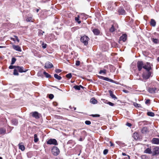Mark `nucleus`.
Returning <instances> with one entry per match:
<instances>
[{
	"label": "nucleus",
	"mask_w": 159,
	"mask_h": 159,
	"mask_svg": "<svg viewBox=\"0 0 159 159\" xmlns=\"http://www.w3.org/2000/svg\"><path fill=\"white\" fill-rule=\"evenodd\" d=\"M18 66H13V68L17 69Z\"/></svg>",
	"instance_id": "obj_56"
},
{
	"label": "nucleus",
	"mask_w": 159,
	"mask_h": 159,
	"mask_svg": "<svg viewBox=\"0 0 159 159\" xmlns=\"http://www.w3.org/2000/svg\"><path fill=\"white\" fill-rule=\"evenodd\" d=\"M42 48H46L47 47V44L44 43L43 42L42 43Z\"/></svg>",
	"instance_id": "obj_41"
},
{
	"label": "nucleus",
	"mask_w": 159,
	"mask_h": 159,
	"mask_svg": "<svg viewBox=\"0 0 159 159\" xmlns=\"http://www.w3.org/2000/svg\"><path fill=\"white\" fill-rule=\"evenodd\" d=\"M127 156H128V157L129 158L128 159H130V156L128 155H127Z\"/></svg>",
	"instance_id": "obj_64"
},
{
	"label": "nucleus",
	"mask_w": 159,
	"mask_h": 159,
	"mask_svg": "<svg viewBox=\"0 0 159 159\" xmlns=\"http://www.w3.org/2000/svg\"><path fill=\"white\" fill-rule=\"evenodd\" d=\"M17 69L20 73L26 72L28 70V69H24L23 66H19L17 67Z\"/></svg>",
	"instance_id": "obj_7"
},
{
	"label": "nucleus",
	"mask_w": 159,
	"mask_h": 159,
	"mask_svg": "<svg viewBox=\"0 0 159 159\" xmlns=\"http://www.w3.org/2000/svg\"><path fill=\"white\" fill-rule=\"evenodd\" d=\"M44 33V32L43 31L41 30H38V35L39 37H42Z\"/></svg>",
	"instance_id": "obj_25"
},
{
	"label": "nucleus",
	"mask_w": 159,
	"mask_h": 159,
	"mask_svg": "<svg viewBox=\"0 0 159 159\" xmlns=\"http://www.w3.org/2000/svg\"><path fill=\"white\" fill-rule=\"evenodd\" d=\"M157 60L159 62V57H157Z\"/></svg>",
	"instance_id": "obj_61"
},
{
	"label": "nucleus",
	"mask_w": 159,
	"mask_h": 159,
	"mask_svg": "<svg viewBox=\"0 0 159 159\" xmlns=\"http://www.w3.org/2000/svg\"><path fill=\"white\" fill-rule=\"evenodd\" d=\"M23 144L22 142L18 144L19 149L22 151H24L25 150V147Z\"/></svg>",
	"instance_id": "obj_16"
},
{
	"label": "nucleus",
	"mask_w": 159,
	"mask_h": 159,
	"mask_svg": "<svg viewBox=\"0 0 159 159\" xmlns=\"http://www.w3.org/2000/svg\"><path fill=\"white\" fill-rule=\"evenodd\" d=\"M54 77L58 80H60L62 78L61 76L58 75L57 74H56L54 75Z\"/></svg>",
	"instance_id": "obj_27"
},
{
	"label": "nucleus",
	"mask_w": 159,
	"mask_h": 159,
	"mask_svg": "<svg viewBox=\"0 0 159 159\" xmlns=\"http://www.w3.org/2000/svg\"><path fill=\"white\" fill-rule=\"evenodd\" d=\"M126 125H127V126L129 127H131L132 126V124L131 123H129L127 122L126 124Z\"/></svg>",
	"instance_id": "obj_49"
},
{
	"label": "nucleus",
	"mask_w": 159,
	"mask_h": 159,
	"mask_svg": "<svg viewBox=\"0 0 159 159\" xmlns=\"http://www.w3.org/2000/svg\"><path fill=\"white\" fill-rule=\"evenodd\" d=\"M103 100L104 101V102H105V103H106V102H108V100H106L104 99Z\"/></svg>",
	"instance_id": "obj_59"
},
{
	"label": "nucleus",
	"mask_w": 159,
	"mask_h": 159,
	"mask_svg": "<svg viewBox=\"0 0 159 159\" xmlns=\"http://www.w3.org/2000/svg\"><path fill=\"white\" fill-rule=\"evenodd\" d=\"M32 116L35 118L36 119H38L40 118L39 114L38 112L37 111H34L31 113Z\"/></svg>",
	"instance_id": "obj_9"
},
{
	"label": "nucleus",
	"mask_w": 159,
	"mask_h": 159,
	"mask_svg": "<svg viewBox=\"0 0 159 159\" xmlns=\"http://www.w3.org/2000/svg\"><path fill=\"white\" fill-rule=\"evenodd\" d=\"M109 93L110 94V96L112 98L114 99H117V98L113 94V92L111 90H109Z\"/></svg>",
	"instance_id": "obj_21"
},
{
	"label": "nucleus",
	"mask_w": 159,
	"mask_h": 159,
	"mask_svg": "<svg viewBox=\"0 0 159 159\" xmlns=\"http://www.w3.org/2000/svg\"><path fill=\"white\" fill-rule=\"evenodd\" d=\"M73 108L74 109V110L75 111L76 109V107H73Z\"/></svg>",
	"instance_id": "obj_60"
},
{
	"label": "nucleus",
	"mask_w": 159,
	"mask_h": 159,
	"mask_svg": "<svg viewBox=\"0 0 159 159\" xmlns=\"http://www.w3.org/2000/svg\"><path fill=\"white\" fill-rule=\"evenodd\" d=\"M16 59L15 57H12L11 59V65H13L14 64L16 61Z\"/></svg>",
	"instance_id": "obj_35"
},
{
	"label": "nucleus",
	"mask_w": 159,
	"mask_h": 159,
	"mask_svg": "<svg viewBox=\"0 0 159 159\" xmlns=\"http://www.w3.org/2000/svg\"><path fill=\"white\" fill-rule=\"evenodd\" d=\"M152 41L153 43L155 44H157L158 43L159 40L157 39L152 38Z\"/></svg>",
	"instance_id": "obj_28"
},
{
	"label": "nucleus",
	"mask_w": 159,
	"mask_h": 159,
	"mask_svg": "<svg viewBox=\"0 0 159 159\" xmlns=\"http://www.w3.org/2000/svg\"><path fill=\"white\" fill-rule=\"evenodd\" d=\"M75 20L79 24L81 23V21L79 20V18L78 17H75Z\"/></svg>",
	"instance_id": "obj_42"
},
{
	"label": "nucleus",
	"mask_w": 159,
	"mask_h": 159,
	"mask_svg": "<svg viewBox=\"0 0 159 159\" xmlns=\"http://www.w3.org/2000/svg\"><path fill=\"white\" fill-rule=\"evenodd\" d=\"M150 99H148L145 102L146 104H148V103H150Z\"/></svg>",
	"instance_id": "obj_48"
},
{
	"label": "nucleus",
	"mask_w": 159,
	"mask_h": 159,
	"mask_svg": "<svg viewBox=\"0 0 159 159\" xmlns=\"http://www.w3.org/2000/svg\"><path fill=\"white\" fill-rule=\"evenodd\" d=\"M16 38V40L19 42V39L18 37L17 36H14Z\"/></svg>",
	"instance_id": "obj_51"
},
{
	"label": "nucleus",
	"mask_w": 159,
	"mask_h": 159,
	"mask_svg": "<svg viewBox=\"0 0 159 159\" xmlns=\"http://www.w3.org/2000/svg\"><path fill=\"white\" fill-rule=\"evenodd\" d=\"M89 40V37L86 35H84L80 39V41L81 42L83 43L85 45H88Z\"/></svg>",
	"instance_id": "obj_4"
},
{
	"label": "nucleus",
	"mask_w": 159,
	"mask_h": 159,
	"mask_svg": "<svg viewBox=\"0 0 159 159\" xmlns=\"http://www.w3.org/2000/svg\"><path fill=\"white\" fill-rule=\"evenodd\" d=\"M54 97V95L53 94H50L49 95V98L50 99H52Z\"/></svg>",
	"instance_id": "obj_46"
},
{
	"label": "nucleus",
	"mask_w": 159,
	"mask_h": 159,
	"mask_svg": "<svg viewBox=\"0 0 159 159\" xmlns=\"http://www.w3.org/2000/svg\"><path fill=\"white\" fill-rule=\"evenodd\" d=\"M106 70L105 69H104L103 70H100L99 72V73L100 74H101L102 73H104V74H106Z\"/></svg>",
	"instance_id": "obj_37"
},
{
	"label": "nucleus",
	"mask_w": 159,
	"mask_h": 159,
	"mask_svg": "<svg viewBox=\"0 0 159 159\" xmlns=\"http://www.w3.org/2000/svg\"><path fill=\"white\" fill-rule=\"evenodd\" d=\"M69 107L70 108L72 109V107L71 106H70Z\"/></svg>",
	"instance_id": "obj_63"
},
{
	"label": "nucleus",
	"mask_w": 159,
	"mask_h": 159,
	"mask_svg": "<svg viewBox=\"0 0 159 159\" xmlns=\"http://www.w3.org/2000/svg\"><path fill=\"white\" fill-rule=\"evenodd\" d=\"M72 140H69L68 142L67 143V144H70V143H72Z\"/></svg>",
	"instance_id": "obj_54"
},
{
	"label": "nucleus",
	"mask_w": 159,
	"mask_h": 159,
	"mask_svg": "<svg viewBox=\"0 0 159 159\" xmlns=\"http://www.w3.org/2000/svg\"><path fill=\"white\" fill-rule=\"evenodd\" d=\"M80 64V61H76L75 65L77 66H79Z\"/></svg>",
	"instance_id": "obj_47"
},
{
	"label": "nucleus",
	"mask_w": 159,
	"mask_h": 159,
	"mask_svg": "<svg viewBox=\"0 0 159 159\" xmlns=\"http://www.w3.org/2000/svg\"><path fill=\"white\" fill-rule=\"evenodd\" d=\"M6 134V130L3 128H0V134Z\"/></svg>",
	"instance_id": "obj_17"
},
{
	"label": "nucleus",
	"mask_w": 159,
	"mask_h": 159,
	"mask_svg": "<svg viewBox=\"0 0 159 159\" xmlns=\"http://www.w3.org/2000/svg\"><path fill=\"white\" fill-rule=\"evenodd\" d=\"M36 12H38L39 11V9H36Z\"/></svg>",
	"instance_id": "obj_62"
},
{
	"label": "nucleus",
	"mask_w": 159,
	"mask_h": 159,
	"mask_svg": "<svg viewBox=\"0 0 159 159\" xmlns=\"http://www.w3.org/2000/svg\"><path fill=\"white\" fill-rule=\"evenodd\" d=\"M34 142L35 143L37 142L39 140V139L37 138V136L36 134H35L34 135Z\"/></svg>",
	"instance_id": "obj_34"
},
{
	"label": "nucleus",
	"mask_w": 159,
	"mask_h": 159,
	"mask_svg": "<svg viewBox=\"0 0 159 159\" xmlns=\"http://www.w3.org/2000/svg\"><path fill=\"white\" fill-rule=\"evenodd\" d=\"M92 31L94 34L96 35H99L100 33V31L97 29H94Z\"/></svg>",
	"instance_id": "obj_20"
},
{
	"label": "nucleus",
	"mask_w": 159,
	"mask_h": 159,
	"mask_svg": "<svg viewBox=\"0 0 159 159\" xmlns=\"http://www.w3.org/2000/svg\"><path fill=\"white\" fill-rule=\"evenodd\" d=\"M47 144H53L57 145V141L55 139H50L47 142Z\"/></svg>",
	"instance_id": "obj_5"
},
{
	"label": "nucleus",
	"mask_w": 159,
	"mask_h": 159,
	"mask_svg": "<svg viewBox=\"0 0 159 159\" xmlns=\"http://www.w3.org/2000/svg\"><path fill=\"white\" fill-rule=\"evenodd\" d=\"M127 36L126 34H123L120 38V40L122 41L123 42L125 41L127 39Z\"/></svg>",
	"instance_id": "obj_12"
},
{
	"label": "nucleus",
	"mask_w": 159,
	"mask_h": 159,
	"mask_svg": "<svg viewBox=\"0 0 159 159\" xmlns=\"http://www.w3.org/2000/svg\"><path fill=\"white\" fill-rule=\"evenodd\" d=\"M90 116L93 117H99L100 115L99 114H92Z\"/></svg>",
	"instance_id": "obj_43"
},
{
	"label": "nucleus",
	"mask_w": 159,
	"mask_h": 159,
	"mask_svg": "<svg viewBox=\"0 0 159 159\" xmlns=\"http://www.w3.org/2000/svg\"><path fill=\"white\" fill-rule=\"evenodd\" d=\"M144 152L147 154H151L152 153V150L149 148H148L144 150Z\"/></svg>",
	"instance_id": "obj_23"
},
{
	"label": "nucleus",
	"mask_w": 159,
	"mask_h": 159,
	"mask_svg": "<svg viewBox=\"0 0 159 159\" xmlns=\"http://www.w3.org/2000/svg\"><path fill=\"white\" fill-rule=\"evenodd\" d=\"M153 155H156L159 154V148L156 147L153 149Z\"/></svg>",
	"instance_id": "obj_14"
},
{
	"label": "nucleus",
	"mask_w": 159,
	"mask_h": 159,
	"mask_svg": "<svg viewBox=\"0 0 159 159\" xmlns=\"http://www.w3.org/2000/svg\"><path fill=\"white\" fill-rule=\"evenodd\" d=\"M147 114L148 116L152 117H153L155 116L154 113L152 112H148Z\"/></svg>",
	"instance_id": "obj_29"
},
{
	"label": "nucleus",
	"mask_w": 159,
	"mask_h": 159,
	"mask_svg": "<svg viewBox=\"0 0 159 159\" xmlns=\"http://www.w3.org/2000/svg\"><path fill=\"white\" fill-rule=\"evenodd\" d=\"M53 66V65L49 61L47 62L44 66L45 68H51Z\"/></svg>",
	"instance_id": "obj_8"
},
{
	"label": "nucleus",
	"mask_w": 159,
	"mask_h": 159,
	"mask_svg": "<svg viewBox=\"0 0 159 159\" xmlns=\"http://www.w3.org/2000/svg\"><path fill=\"white\" fill-rule=\"evenodd\" d=\"M109 31L111 32H113L115 31V28L113 25H112Z\"/></svg>",
	"instance_id": "obj_33"
},
{
	"label": "nucleus",
	"mask_w": 159,
	"mask_h": 159,
	"mask_svg": "<svg viewBox=\"0 0 159 159\" xmlns=\"http://www.w3.org/2000/svg\"><path fill=\"white\" fill-rule=\"evenodd\" d=\"M152 64H151L149 66H147V68L145 69L146 71L143 72L142 74V77L143 79L147 80L150 77H152L153 75L152 71L151 70L152 69Z\"/></svg>",
	"instance_id": "obj_1"
},
{
	"label": "nucleus",
	"mask_w": 159,
	"mask_h": 159,
	"mask_svg": "<svg viewBox=\"0 0 159 159\" xmlns=\"http://www.w3.org/2000/svg\"><path fill=\"white\" fill-rule=\"evenodd\" d=\"M110 143L111 144H110V146H114V144H113V143H112L111 141H110Z\"/></svg>",
	"instance_id": "obj_55"
},
{
	"label": "nucleus",
	"mask_w": 159,
	"mask_h": 159,
	"mask_svg": "<svg viewBox=\"0 0 159 159\" xmlns=\"http://www.w3.org/2000/svg\"><path fill=\"white\" fill-rule=\"evenodd\" d=\"M13 66H12V65H10L9 67V69H14L13 68Z\"/></svg>",
	"instance_id": "obj_52"
},
{
	"label": "nucleus",
	"mask_w": 159,
	"mask_h": 159,
	"mask_svg": "<svg viewBox=\"0 0 159 159\" xmlns=\"http://www.w3.org/2000/svg\"><path fill=\"white\" fill-rule=\"evenodd\" d=\"M150 23L151 25L153 27H155L156 26V22L155 20L153 19H151Z\"/></svg>",
	"instance_id": "obj_24"
},
{
	"label": "nucleus",
	"mask_w": 159,
	"mask_h": 159,
	"mask_svg": "<svg viewBox=\"0 0 159 159\" xmlns=\"http://www.w3.org/2000/svg\"><path fill=\"white\" fill-rule=\"evenodd\" d=\"M12 47L16 51L20 52L22 51L20 47L18 45H13Z\"/></svg>",
	"instance_id": "obj_13"
},
{
	"label": "nucleus",
	"mask_w": 159,
	"mask_h": 159,
	"mask_svg": "<svg viewBox=\"0 0 159 159\" xmlns=\"http://www.w3.org/2000/svg\"><path fill=\"white\" fill-rule=\"evenodd\" d=\"M134 105L136 107H141V105L140 104H138L136 102H134Z\"/></svg>",
	"instance_id": "obj_38"
},
{
	"label": "nucleus",
	"mask_w": 159,
	"mask_h": 159,
	"mask_svg": "<svg viewBox=\"0 0 159 159\" xmlns=\"http://www.w3.org/2000/svg\"><path fill=\"white\" fill-rule=\"evenodd\" d=\"M149 132L147 127L145 126L143 127L141 130V132L143 134H146Z\"/></svg>",
	"instance_id": "obj_11"
},
{
	"label": "nucleus",
	"mask_w": 159,
	"mask_h": 159,
	"mask_svg": "<svg viewBox=\"0 0 159 159\" xmlns=\"http://www.w3.org/2000/svg\"><path fill=\"white\" fill-rule=\"evenodd\" d=\"M83 140V139H82V138H80L79 139V140L80 141H82Z\"/></svg>",
	"instance_id": "obj_57"
},
{
	"label": "nucleus",
	"mask_w": 159,
	"mask_h": 159,
	"mask_svg": "<svg viewBox=\"0 0 159 159\" xmlns=\"http://www.w3.org/2000/svg\"><path fill=\"white\" fill-rule=\"evenodd\" d=\"M43 74L47 78L51 77V75L45 71L43 72Z\"/></svg>",
	"instance_id": "obj_30"
},
{
	"label": "nucleus",
	"mask_w": 159,
	"mask_h": 159,
	"mask_svg": "<svg viewBox=\"0 0 159 159\" xmlns=\"http://www.w3.org/2000/svg\"><path fill=\"white\" fill-rule=\"evenodd\" d=\"M85 124L87 125H90L91 124L90 121L89 120H86L85 122Z\"/></svg>",
	"instance_id": "obj_44"
},
{
	"label": "nucleus",
	"mask_w": 159,
	"mask_h": 159,
	"mask_svg": "<svg viewBox=\"0 0 159 159\" xmlns=\"http://www.w3.org/2000/svg\"><path fill=\"white\" fill-rule=\"evenodd\" d=\"M122 155L123 156H124L127 155L125 153H123V152L122 153Z\"/></svg>",
	"instance_id": "obj_58"
},
{
	"label": "nucleus",
	"mask_w": 159,
	"mask_h": 159,
	"mask_svg": "<svg viewBox=\"0 0 159 159\" xmlns=\"http://www.w3.org/2000/svg\"><path fill=\"white\" fill-rule=\"evenodd\" d=\"M123 91L126 93H129V91L127 90L124 89L123 90Z\"/></svg>",
	"instance_id": "obj_53"
},
{
	"label": "nucleus",
	"mask_w": 159,
	"mask_h": 159,
	"mask_svg": "<svg viewBox=\"0 0 159 159\" xmlns=\"http://www.w3.org/2000/svg\"><path fill=\"white\" fill-rule=\"evenodd\" d=\"M133 137L134 139L135 140L139 139V135L138 133L137 132L134 133L133 134Z\"/></svg>",
	"instance_id": "obj_15"
},
{
	"label": "nucleus",
	"mask_w": 159,
	"mask_h": 159,
	"mask_svg": "<svg viewBox=\"0 0 159 159\" xmlns=\"http://www.w3.org/2000/svg\"><path fill=\"white\" fill-rule=\"evenodd\" d=\"M151 64L149 62H147L146 63L144 64L143 61H138L137 63V67L138 70L139 71H140L142 70V68H143L145 70L147 68V66H149L151 65Z\"/></svg>",
	"instance_id": "obj_2"
},
{
	"label": "nucleus",
	"mask_w": 159,
	"mask_h": 159,
	"mask_svg": "<svg viewBox=\"0 0 159 159\" xmlns=\"http://www.w3.org/2000/svg\"><path fill=\"white\" fill-rule=\"evenodd\" d=\"M66 76V77L68 79H70L72 77L71 74L70 73L67 74Z\"/></svg>",
	"instance_id": "obj_36"
},
{
	"label": "nucleus",
	"mask_w": 159,
	"mask_h": 159,
	"mask_svg": "<svg viewBox=\"0 0 159 159\" xmlns=\"http://www.w3.org/2000/svg\"><path fill=\"white\" fill-rule=\"evenodd\" d=\"M90 102L93 104H96L97 103V100L95 99L94 98H91L90 100Z\"/></svg>",
	"instance_id": "obj_26"
},
{
	"label": "nucleus",
	"mask_w": 159,
	"mask_h": 159,
	"mask_svg": "<svg viewBox=\"0 0 159 159\" xmlns=\"http://www.w3.org/2000/svg\"><path fill=\"white\" fill-rule=\"evenodd\" d=\"M118 11L120 15H124L125 14V11L123 7H120L118 10Z\"/></svg>",
	"instance_id": "obj_10"
},
{
	"label": "nucleus",
	"mask_w": 159,
	"mask_h": 159,
	"mask_svg": "<svg viewBox=\"0 0 159 159\" xmlns=\"http://www.w3.org/2000/svg\"><path fill=\"white\" fill-rule=\"evenodd\" d=\"M55 71V72L57 74L61 72V70L59 69H56Z\"/></svg>",
	"instance_id": "obj_39"
},
{
	"label": "nucleus",
	"mask_w": 159,
	"mask_h": 159,
	"mask_svg": "<svg viewBox=\"0 0 159 159\" xmlns=\"http://www.w3.org/2000/svg\"><path fill=\"white\" fill-rule=\"evenodd\" d=\"M11 123L12 124L15 125H16L18 124V120L16 119H13L11 121Z\"/></svg>",
	"instance_id": "obj_18"
},
{
	"label": "nucleus",
	"mask_w": 159,
	"mask_h": 159,
	"mask_svg": "<svg viewBox=\"0 0 159 159\" xmlns=\"http://www.w3.org/2000/svg\"><path fill=\"white\" fill-rule=\"evenodd\" d=\"M26 21L27 22H33V20H32V17H27L26 19Z\"/></svg>",
	"instance_id": "obj_31"
},
{
	"label": "nucleus",
	"mask_w": 159,
	"mask_h": 159,
	"mask_svg": "<svg viewBox=\"0 0 159 159\" xmlns=\"http://www.w3.org/2000/svg\"><path fill=\"white\" fill-rule=\"evenodd\" d=\"M156 89L154 88H150L148 89V92L151 93H155Z\"/></svg>",
	"instance_id": "obj_19"
},
{
	"label": "nucleus",
	"mask_w": 159,
	"mask_h": 159,
	"mask_svg": "<svg viewBox=\"0 0 159 159\" xmlns=\"http://www.w3.org/2000/svg\"><path fill=\"white\" fill-rule=\"evenodd\" d=\"M52 152L54 156H57L59 154L60 151L57 147L54 146L52 149Z\"/></svg>",
	"instance_id": "obj_3"
},
{
	"label": "nucleus",
	"mask_w": 159,
	"mask_h": 159,
	"mask_svg": "<svg viewBox=\"0 0 159 159\" xmlns=\"http://www.w3.org/2000/svg\"><path fill=\"white\" fill-rule=\"evenodd\" d=\"M108 152V150L107 149H105L103 151V154L104 155H106Z\"/></svg>",
	"instance_id": "obj_45"
},
{
	"label": "nucleus",
	"mask_w": 159,
	"mask_h": 159,
	"mask_svg": "<svg viewBox=\"0 0 159 159\" xmlns=\"http://www.w3.org/2000/svg\"><path fill=\"white\" fill-rule=\"evenodd\" d=\"M113 81H114V82H112L113 83H115V84H120L119 82H116V81H114V80H113ZM120 85H121V84H120ZM122 85L123 86V84H122Z\"/></svg>",
	"instance_id": "obj_50"
},
{
	"label": "nucleus",
	"mask_w": 159,
	"mask_h": 159,
	"mask_svg": "<svg viewBox=\"0 0 159 159\" xmlns=\"http://www.w3.org/2000/svg\"><path fill=\"white\" fill-rule=\"evenodd\" d=\"M106 103L111 106H113L115 105L114 103H112L110 102H106Z\"/></svg>",
	"instance_id": "obj_40"
},
{
	"label": "nucleus",
	"mask_w": 159,
	"mask_h": 159,
	"mask_svg": "<svg viewBox=\"0 0 159 159\" xmlns=\"http://www.w3.org/2000/svg\"><path fill=\"white\" fill-rule=\"evenodd\" d=\"M98 78H99L100 79H101L104 80H105V81H108V82H114L113 80H112L111 79H110L109 78H108L104 77H103V76H99V75L98 76Z\"/></svg>",
	"instance_id": "obj_6"
},
{
	"label": "nucleus",
	"mask_w": 159,
	"mask_h": 159,
	"mask_svg": "<svg viewBox=\"0 0 159 159\" xmlns=\"http://www.w3.org/2000/svg\"><path fill=\"white\" fill-rule=\"evenodd\" d=\"M73 88L76 90H79L80 89V88L83 89L84 87L81 85H75L73 87Z\"/></svg>",
	"instance_id": "obj_22"
},
{
	"label": "nucleus",
	"mask_w": 159,
	"mask_h": 159,
	"mask_svg": "<svg viewBox=\"0 0 159 159\" xmlns=\"http://www.w3.org/2000/svg\"><path fill=\"white\" fill-rule=\"evenodd\" d=\"M17 69H14L13 72V75H15L18 76L19 75L18 73V72Z\"/></svg>",
	"instance_id": "obj_32"
}]
</instances>
